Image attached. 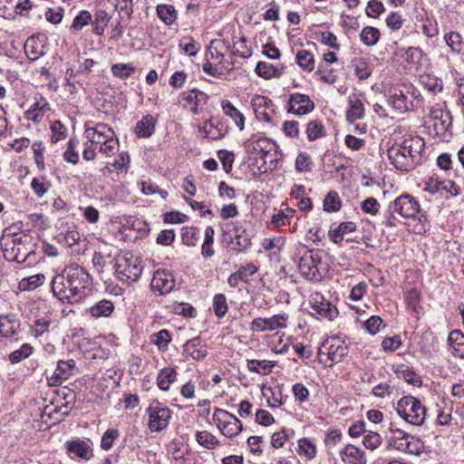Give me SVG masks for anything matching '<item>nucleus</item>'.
Listing matches in <instances>:
<instances>
[{
  "instance_id": "obj_59",
  "label": "nucleus",
  "mask_w": 464,
  "mask_h": 464,
  "mask_svg": "<svg viewBox=\"0 0 464 464\" xmlns=\"http://www.w3.org/2000/svg\"><path fill=\"white\" fill-rule=\"evenodd\" d=\"M362 444L366 449L374 450L382 444V438L379 433L370 430L363 436Z\"/></svg>"
},
{
  "instance_id": "obj_53",
  "label": "nucleus",
  "mask_w": 464,
  "mask_h": 464,
  "mask_svg": "<svg viewBox=\"0 0 464 464\" xmlns=\"http://www.w3.org/2000/svg\"><path fill=\"white\" fill-rule=\"evenodd\" d=\"M182 241L188 246H193L197 244L199 238V231L197 227H187L182 229Z\"/></svg>"
},
{
  "instance_id": "obj_51",
  "label": "nucleus",
  "mask_w": 464,
  "mask_h": 464,
  "mask_svg": "<svg viewBox=\"0 0 464 464\" xmlns=\"http://www.w3.org/2000/svg\"><path fill=\"white\" fill-rule=\"evenodd\" d=\"M92 22V14L89 11L82 10L73 19L72 24L71 25V30H74V31L82 30L84 26L88 25Z\"/></svg>"
},
{
  "instance_id": "obj_22",
  "label": "nucleus",
  "mask_w": 464,
  "mask_h": 464,
  "mask_svg": "<svg viewBox=\"0 0 464 464\" xmlns=\"http://www.w3.org/2000/svg\"><path fill=\"white\" fill-rule=\"evenodd\" d=\"M75 372V361L72 359L67 361H59L54 370L53 379V384H61L63 381L68 380L74 374Z\"/></svg>"
},
{
  "instance_id": "obj_20",
  "label": "nucleus",
  "mask_w": 464,
  "mask_h": 464,
  "mask_svg": "<svg viewBox=\"0 0 464 464\" xmlns=\"http://www.w3.org/2000/svg\"><path fill=\"white\" fill-rule=\"evenodd\" d=\"M310 303L312 308L318 315L328 320H333L338 314V310L328 301H325L320 294H314L311 296Z\"/></svg>"
},
{
  "instance_id": "obj_12",
  "label": "nucleus",
  "mask_w": 464,
  "mask_h": 464,
  "mask_svg": "<svg viewBox=\"0 0 464 464\" xmlns=\"http://www.w3.org/2000/svg\"><path fill=\"white\" fill-rule=\"evenodd\" d=\"M67 454L72 459L89 460L93 457L92 442L89 439H73L64 443Z\"/></svg>"
},
{
  "instance_id": "obj_42",
  "label": "nucleus",
  "mask_w": 464,
  "mask_h": 464,
  "mask_svg": "<svg viewBox=\"0 0 464 464\" xmlns=\"http://www.w3.org/2000/svg\"><path fill=\"white\" fill-rule=\"evenodd\" d=\"M420 82L429 92L434 93L440 92L443 89L442 80L431 74L421 75Z\"/></svg>"
},
{
  "instance_id": "obj_56",
  "label": "nucleus",
  "mask_w": 464,
  "mask_h": 464,
  "mask_svg": "<svg viewBox=\"0 0 464 464\" xmlns=\"http://www.w3.org/2000/svg\"><path fill=\"white\" fill-rule=\"evenodd\" d=\"M404 298L407 306L418 313L420 308V293L417 289L411 288L405 293Z\"/></svg>"
},
{
  "instance_id": "obj_48",
  "label": "nucleus",
  "mask_w": 464,
  "mask_h": 464,
  "mask_svg": "<svg viewBox=\"0 0 464 464\" xmlns=\"http://www.w3.org/2000/svg\"><path fill=\"white\" fill-rule=\"evenodd\" d=\"M99 151L107 157L113 156L119 150V141L114 136L105 139L104 141L99 143Z\"/></svg>"
},
{
  "instance_id": "obj_57",
  "label": "nucleus",
  "mask_w": 464,
  "mask_h": 464,
  "mask_svg": "<svg viewBox=\"0 0 464 464\" xmlns=\"http://www.w3.org/2000/svg\"><path fill=\"white\" fill-rule=\"evenodd\" d=\"M78 140L75 139H70L67 143V148L63 153V159L72 164H76L79 161V155L77 152Z\"/></svg>"
},
{
  "instance_id": "obj_24",
  "label": "nucleus",
  "mask_w": 464,
  "mask_h": 464,
  "mask_svg": "<svg viewBox=\"0 0 464 464\" xmlns=\"http://www.w3.org/2000/svg\"><path fill=\"white\" fill-rule=\"evenodd\" d=\"M85 135L92 144L98 145L105 139L114 136L113 130L105 124H97L95 127H88Z\"/></svg>"
},
{
  "instance_id": "obj_44",
  "label": "nucleus",
  "mask_w": 464,
  "mask_h": 464,
  "mask_svg": "<svg viewBox=\"0 0 464 464\" xmlns=\"http://www.w3.org/2000/svg\"><path fill=\"white\" fill-rule=\"evenodd\" d=\"M155 129L153 118H142L136 125L135 131L139 137H150Z\"/></svg>"
},
{
  "instance_id": "obj_55",
  "label": "nucleus",
  "mask_w": 464,
  "mask_h": 464,
  "mask_svg": "<svg viewBox=\"0 0 464 464\" xmlns=\"http://www.w3.org/2000/svg\"><path fill=\"white\" fill-rule=\"evenodd\" d=\"M111 72L114 76L126 79L134 73L135 67L130 63H116L111 66Z\"/></svg>"
},
{
  "instance_id": "obj_28",
  "label": "nucleus",
  "mask_w": 464,
  "mask_h": 464,
  "mask_svg": "<svg viewBox=\"0 0 464 464\" xmlns=\"http://www.w3.org/2000/svg\"><path fill=\"white\" fill-rule=\"evenodd\" d=\"M20 322L14 315L0 317V334L4 337H11L20 329Z\"/></svg>"
},
{
  "instance_id": "obj_2",
  "label": "nucleus",
  "mask_w": 464,
  "mask_h": 464,
  "mask_svg": "<svg viewBox=\"0 0 464 464\" xmlns=\"http://www.w3.org/2000/svg\"><path fill=\"white\" fill-rule=\"evenodd\" d=\"M246 153L249 156V160H255L258 170L265 173L268 170L266 166L267 160L272 163L274 161L272 152L275 150V143L269 139L253 134L244 142Z\"/></svg>"
},
{
  "instance_id": "obj_60",
  "label": "nucleus",
  "mask_w": 464,
  "mask_h": 464,
  "mask_svg": "<svg viewBox=\"0 0 464 464\" xmlns=\"http://www.w3.org/2000/svg\"><path fill=\"white\" fill-rule=\"evenodd\" d=\"M119 431L116 429H108L102 435L101 447L104 450L111 449L113 441L119 437Z\"/></svg>"
},
{
  "instance_id": "obj_19",
  "label": "nucleus",
  "mask_w": 464,
  "mask_h": 464,
  "mask_svg": "<svg viewBox=\"0 0 464 464\" xmlns=\"http://www.w3.org/2000/svg\"><path fill=\"white\" fill-rule=\"evenodd\" d=\"M175 286L173 275L167 270H158L154 273L151 280V287L160 295L169 293Z\"/></svg>"
},
{
  "instance_id": "obj_58",
  "label": "nucleus",
  "mask_w": 464,
  "mask_h": 464,
  "mask_svg": "<svg viewBox=\"0 0 464 464\" xmlns=\"http://www.w3.org/2000/svg\"><path fill=\"white\" fill-rule=\"evenodd\" d=\"M306 133L310 140H314L324 135V128L318 121H312L307 124Z\"/></svg>"
},
{
  "instance_id": "obj_46",
  "label": "nucleus",
  "mask_w": 464,
  "mask_h": 464,
  "mask_svg": "<svg viewBox=\"0 0 464 464\" xmlns=\"http://www.w3.org/2000/svg\"><path fill=\"white\" fill-rule=\"evenodd\" d=\"M213 310L218 318H223L227 313L228 305L224 294H217L213 297Z\"/></svg>"
},
{
  "instance_id": "obj_18",
  "label": "nucleus",
  "mask_w": 464,
  "mask_h": 464,
  "mask_svg": "<svg viewBox=\"0 0 464 464\" xmlns=\"http://www.w3.org/2000/svg\"><path fill=\"white\" fill-rule=\"evenodd\" d=\"M314 107V102L307 95L295 93L292 94L288 101L287 111L302 116L311 112Z\"/></svg>"
},
{
  "instance_id": "obj_63",
  "label": "nucleus",
  "mask_w": 464,
  "mask_h": 464,
  "mask_svg": "<svg viewBox=\"0 0 464 464\" xmlns=\"http://www.w3.org/2000/svg\"><path fill=\"white\" fill-rule=\"evenodd\" d=\"M31 188L38 197H43L51 188L50 182L44 179L34 178L31 181Z\"/></svg>"
},
{
  "instance_id": "obj_34",
  "label": "nucleus",
  "mask_w": 464,
  "mask_h": 464,
  "mask_svg": "<svg viewBox=\"0 0 464 464\" xmlns=\"http://www.w3.org/2000/svg\"><path fill=\"white\" fill-rule=\"evenodd\" d=\"M295 61L298 66L308 72H311L314 69V56L307 50H300L297 52Z\"/></svg>"
},
{
  "instance_id": "obj_25",
  "label": "nucleus",
  "mask_w": 464,
  "mask_h": 464,
  "mask_svg": "<svg viewBox=\"0 0 464 464\" xmlns=\"http://www.w3.org/2000/svg\"><path fill=\"white\" fill-rule=\"evenodd\" d=\"M285 66L281 64L274 66L266 62H258L256 66V72L264 79L279 78L285 72Z\"/></svg>"
},
{
  "instance_id": "obj_6",
  "label": "nucleus",
  "mask_w": 464,
  "mask_h": 464,
  "mask_svg": "<svg viewBox=\"0 0 464 464\" xmlns=\"http://www.w3.org/2000/svg\"><path fill=\"white\" fill-rule=\"evenodd\" d=\"M74 395L72 392H69L63 396L65 401L60 406H54L53 404L45 405L44 409L40 406L37 409H34L31 411V416L39 417L40 420H34V422L41 421L47 423L49 420H53V422H60L65 416H67L73 406Z\"/></svg>"
},
{
  "instance_id": "obj_1",
  "label": "nucleus",
  "mask_w": 464,
  "mask_h": 464,
  "mask_svg": "<svg viewBox=\"0 0 464 464\" xmlns=\"http://www.w3.org/2000/svg\"><path fill=\"white\" fill-rule=\"evenodd\" d=\"M420 210L418 200L411 195L405 193L390 202L383 213L382 224L386 227L393 228L397 226L395 213L403 218H415Z\"/></svg>"
},
{
  "instance_id": "obj_37",
  "label": "nucleus",
  "mask_w": 464,
  "mask_h": 464,
  "mask_svg": "<svg viewBox=\"0 0 464 464\" xmlns=\"http://www.w3.org/2000/svg\"><path fill=\"white\" fill-rule=\"evenodd\" d=\"M245 270H249V276L257 271V267L252 264L241 266L237 272L232 273L227 278V284L230 287L236 288L241 280L245 279Z\"/></svg>"
},
{
  "instance_id": "obj_47",
  "label": "nucleus",
  "mask_w": 464,
  "mask_h": 464,
  "mask_svg": "<svg viewBox=\"0 0 464 464\" xmlns=\"http://www.w3.org/2000/svg\"><path fill=\"white\" fill-rule=\"evenodd\" d=\"M341 208V200L336 191H330L324 199V210L336 212Z\"/></svg>"
},
{
  "instance_id": "obj_62",
  "label": "nucleus",
  "mask_w": 464,
  "mask_h": 464,
  "mask_svg": "<svg viewBox=\"0 0 464 464\" xmlns=\"http://www.w3.org/2000/svg\"><path fill=\"white\" fill-rule=\"evenodd\" d=\"M401 339L399 335L385 337L382 342V347L386 353H392L401 346Z\"/></svg>"
},
{
  "instance_id": "obj_21",
  "label": "nucleus",
  "mask_w": 464,
  "mask_h": 464,
  "mask_svg": "<svg viewBox=\"0 0 464 464\" xmlns=\"http://www.w3.org/2000/svg\"><path fill=\"white\" fill-rule=\"evenodd\" d=\"M340 458L344 464H367V456L361 448L348 443L340 450Z\"/></svg>"
},
{
  "instance_id": "obj_32",
  "label": "nucleus",
  "mask_w": 464,
  "mask_h": 464,
  "mask_svg": "<svg viewBox=\"0 0 464 464\" xmlns=\"http://www.w3.org/2000/svg\"><path fill=\"white\" fill-rule=\"evenodd\" d=\"M297 453L307 459H313L316 457V445L308 438L299 439L297 441Z\"/></svg>"
},
{
  "instance_id": "obj_45",
  "label": "nucleus",
  "mask_w": 464,
  "mask_h": 464,
  "mask_svg": "<svg viewBox=\"0 0 464 464\" xmlns=\"http://www.w3.org/2000/svg\"><path fill=\"white\" fill-rule=\"evenodd\" d=\"M150 342L156 344L160 351H166L168 349V345L171 341L170 334L169 331L163 329L159 331L158 333L152 334L150 337Z\"/></svg>"
},
{
  "instance_id": "obj_15",
  "label": "nucleus",
  "mask_w": 464,
  "mask_h": 464,
  "mask_svg": "<svg viewBox=\"0 0 464 464\" xmlns=\"http://www.w3.org/2000/svg\"><path fill=\"white\" fill-rule=\"evenodd\" d=\"M387 155L391 164L401 171H411L417 166L414 160L395 144L388 150Z\"/></svg>"
},
{
  "instance_id": "obj_33",
  "label": "nucleus",
  "mask_w": 464,
  "mask_h": 464,
  "mask_svg": "<svg viewBox=\"0 0 464 464\" xmlns=\"http://www.w3.org/2000/svg\"><path fill=\"white\" fill-rule=\"evenodd\" d=\"M159 18L167 25H171L177 20V11L171 5H158L156 7Z\"/></svg>"
},
{
  "instance_id": "obj_16",
  "label": "nucleus",
  "mask_w": 464,
  "mask_h": 464,
  "mask_svg": "<svg viewBox=\"0 0 464 464\" xmlns=\"http://www.w3.org/2000/svg\"><path fill=\"white\" fill-rule=\"evenodd\" d=\"M286 314H276L270 318L258 317L253 320L251 330L254 332L274 331L278 328H285Z\"/></svg>"
},
{
  "instance_id": "obj_40",
  "label": "nucleus",
  "mask_w": 464,
  "mask_h": 464,
  "mask_svg": "<svg viewBox=\"0 0 464 464\" xmlns=\"http://www.w3.org/2000/svg\"><path fill=\"white\" fill-rule=\"evenodd\" d=\"M274 361L268 360H249L247 362V369L252 372L266 374L269 372L275 366Z\"/></svg>"
},
{
  "instance_id": "obj_4",
  "label": "nucleus",
  "mask_w": 464,
  "mask_h": 464,
  "mask_svg": "<svg viewBox=\"0 0 464 464\" xmlns=\"http://www.w3.org/2000/svg\"><path fill=\"white\" fill-rule=\"evenodd\" d=\"M396 411L400 417L414 426H421L427 417V409L424 404L411 395L401 398L397 402Z\"/></svg>"
},
{
  "instance_id": "obj_41",
  "label": "nucleus",
  "mask_w": 464,
  "mask_h": 464,
  "mask_svg": "<svg viewBox=\"0 0 464 464\" xmlns=\"http://www.w3.org/2000/svg\"><path fill=\"white\" fill-rule=\"evenodd\" d=\"M354 72L360 80H366L372 74V68L365 58L353 60Z\"/></svg>"
},
{
  "instance_id": "obj_52",
  "label": "nucleus",
  "mask_w": 464,
  "mask_h": 464,
  "mask_svg": "<svg viewBox=\"0 0 464 464\" xmlns=\"http://www.w3.org/2000/svg\"><path fill=\"white\" fill-rule=\"evenodd\" d=\"M397 373L400 378L403 379L408 383L415 386H420L421 384L420 377L409 367L402 366L397 371Z\"/></svg>"
},
{
  "instance_id": "obj_31",
  "label": "nucleus",
  "mask_w": 464,
  "mask_h": 464,
  "mask_svg": "<svg viewBox=\"0 0 464 464\" xmlns=\"http://www.w3.org/2000/svg\"><path fill=\"white\" fill-rule=\"evenodd\" d=\"M197 442L207 450H215L219 446L218 439L208 430L197 431L195 434Z\"/></svg>"
},
{
  "instance_id": "obj_17",
  "label": "nucleus",
  "mask_w": 464,
  "mask_h": 464,
  "mask_svg": "<svg viewBox=\"0 0 464 464\" xmlns=\"http://www.w3.org/2000/svg\"><path fill=\"white\" fill-rule=\"evenodd\" d=\"M52 290L53 295L60 300L67 301L72 304V285H71V280L67 277L66 268L62 275H57L53 277L52 281Z\"/></svg>"
},
{
  "instance_id": "obj_36",
  "label": "nucleus",
  "mask_w": 464,
  "mask_h": 464,
  "mask_svg": "<svg viewBox=\"0 0 464 464\" xmlns=\"http://www.w3.org/2000/svg\"><path fill=\"white\" fill-rule=\"evenodd\" d=\"M111 20V16L105 10H98L94 14V20L92 23V32L96 35H102L104 33L108 23Z\"/></svg>"
},
{
  "instance_id": "obj_8",
  "label": "nucleus",
  "mask_w": 464,
  "mask_h": 464,
  "mask_svg": "<svg viewBox=\"0 0 464 464\" xmlns=\"http://www.w3.org/2000/svg\"><path fill=\"white\" fill-rule=\"evenodd\" d=\"M66 275L72 285V304L78 303L86 295V290L91 285V276L86 270L79 266H71L66 268Z\"/></svg>"
},
{
  "instance_id": "obj_39",
  "label": "nucleus",
  "mask_w": 464,
  "mask_h": 464,
  "mask_svg": "<svg viewBox=\"0 0 464 464\" xmlns=\"http://www.w3.org/2000/svg\"><path fill=\"white\" fill-rule=\"evenodd\" d=\"M380 31L373 26H365L361 34V41L367 46L375 45L380 39Z\"/></svg>"
},
{
  "instance_id": "obj_13",
  "label": "nucleus",
  "mask_w": 464,
  "mask_h": 464,
  "mask_svg": "<svg viewBox=\"0 0 464 464\" xmlns=\"http://www.w3.org/2000/svg\"><path fill=\"white\" fill-rule=\"evenodd\" d=\"M394 144L407 152L417 165L420 164L421 153L425 149V141L421 137L407 134L402 137L401 142H395Z\"/></svg>"
},
{
  "instance_id": "obj_54",
  "label": "nucleus",
  "mask_w": 464,
  "mask_h": 464,
  "mask_svg": "<svg viewBox=\"0 0 464 464\" xmlns=\"http://www.w3.org/2000/svg\"><path fill=\"white\" fill-rule=\"evenodd\" d=\"M295 169L298 172H307L312 169L313 161L311 157L305 153L301 152L297 155L295 162Z\"/></svg>"
},
{
  "instance_id": "obj_61",
  "label": "nucleus",
  "mask_w": 464,
  "mask_h": 464,
  "mask_svg": "<svg viewBox=\"0 0 464 464\" xmlns=\"http://www.w3.org/2000/svg\"><path fill=\"white\" fill-rule=\"evenodd\" d=\"M361 208L366 214L376 216L380 210V204L375 198L369 197L361 203Z\"/></svg>"
},
{
  "instance_id": "obj_35",
  "label": "nucleus",
  "mask_w": 464,
  "mask_h": 464,
  "mask_svg": "<svg viewBox=\"0 0 464 464\" xmlns=\"http://www.w3.org/2000/svg\"><path fill=\"white\" fill-rule=\"evenodd\" d=\"M356 229V225L353 222L341 223L336 228L329 231V237L336 244L341 243L343 239L344 234L353 232Z\"/></svg>"
},
{
  "instance_id": "obj_30",
  "label": "nucleus",
  "mask_w": 464,
  "mask_h": 464,
  "mask_svg": "<svg viewBox=\"0 0 464 464\" xmlns=\"http://www.w3.org/2000/svg\"><path fill=\"white\" fill-rule=\"evenodd\" d=\"M114 310V305L112 302L110 300H101L93 304L90 308V313L92 317L100 318V317H108L111 314Z\"/></svg>"
},
{
  "instance_id": "obj_43",
  "label": "nucleus",
  "mask_w": 464,
  "mask_h": 464,
  "mask_svg": "<svg viewBox=\"0 0 464 464\" xmlns=\"http://www.w3.org/2000/svg\"><path fill=\"white\" fill-rule=\"evenodd\" d=\"M130 158L128 152H121L114 161L111 163V167L116 169V176L120 178L121 173H126L130 168Z\"/></svg>"
},
{
  "instance_id": "obj_27",
  "label": "nucleus",
  "mask_w": 464,
  "mask_h": 464,
  "mask_svg": "<svg viewBox=\"0 0 464 464\" xmlns=\"http://www.w3.org/2000/svg\"><path fill=\"white\" fill-rule=\"evenodd\" d=\"M184 353L197 361L204 359L208 354V351L206 347L201 344L199 338H193L188 341L184 344Z\"/></svg>"
},
{
  "instance_id": "obj_10",
  "label": "nucleus",
  "mask_w": 464,
  "mask_h": 464,
  "mask_svg": "<svg viewBox=\"0 0 464 464\" xmlns=\"http://www.w3.org/2000/svg\"><path fill=\"white\" fill-rule=\"evenodd\" d=\"M115 269L118 275H121L123 280L137 281L142 273V266L138 257L130 255V256H120L116 259Z\"/></svg>"
},
{
  "instance_id": "obj_3",
  "label": "nucleus",
  "mask_w": 464,
  "mask_h": 464,
  "mask_svg": "<svg viewBox=\"0 0 464 464\" xmlns=\"http://www.w3.org/2000/svg\"><path fill=\"white\" fill-rule=\"evenodd\" d=\"M386 440L389 449L406 454L418 455L421 452L423 447L421 440L418 437L399 428L391 427Z\"/></svg>"
},
{
  "instance_id": "obj_64",
  "label": "nucleus",
  "mask_w": 464,
  "mask_h": 464,
  "mask_svg": "<svg viewBox=\"0 0 464 464\" xmlns=\"http://www.w3.org/2000/svg\"><path fill=\"white\" fill-rule=\"evenodd\" d=\"M52 136L51 140L53 143H56L66 137V128L61 123L60 121H55L51 126Z\"/></svg>"
},
{
  "instance_id": "obj_5",
  "label": "nucleus",
  "mask_w": 464,
  "mask_h": 464,
  "mask_svg": "<svg viewBox=\"0 0 464 464\" xmlns=\"http://www.w3.org/2000/svg\"><path fill=\"white\" fill-rule=\"evenodd\" d=\"M348 346L337 337L327 339L318 351V361L325 367H332L342 362L348 354Z\"/></svg>"
},
{
  "instance_id": "obj_7",
  "label": "nucleus",
  "mask_w": 464,
  "mask_h": 464,
  "mask_svg": "<svg viewBox=\"0 0 464 464\" xmlns=\"http://www.w3.org/2000/svg\"><path fill=\"white\" fill-rule=\"evenodd\" d=\"M149 417L148 428L151 432L166 430L172 418V411L158 401H153L146 409Z\"/></svg>"
},
{
  "instance_id": "obj_14",
  "label": "nucleus",
  "mask_w": 464,
  "mask_h": 464,
  "mask_svg": "<svg viewBox=\"0 0 464 464\" xmlns=\"http://www.w3.org/2000/svg\"><path fill=\"white\" fill-rule=\"evenodd\" d=\"M206 102L207 95L202 92L195 90L182 93L179 100V104L183 108L194 114L205 112Z\"/></svg>"
},
{
  "instance_id": "obj_26",
  "label": "nucleus",
  "mask_w": 464,
  "mask_h": 464,
  "mask_svg": "<svg viewBox=\"0 0 464 464\" xmlns=\"http://www.w3.org/2000/svg\"><path fill=\"white\" fill-rule=\"evenodd\" d=\"M448 343L453 356L464 359V334L459 330H453L450 333Z\"/></svg>"
},
{
  "instance_id": "obj_38",
  "label": "nucleus",
  "mask_w": 464,
  "mask_h": 464,
  "mask_svg": "<svg viewBox=\"0 0 464 464\" xmlns=\"http://www.w3.org/2000/svg\"><path fill=\"white\" fill-rule=\"evenodd\" d=\"M444 41L452 52L456 53H461L464 46V42L459 33L455 31L446 33L444 34Z\"/></svg>"
},
{
  "instance_id": "obj_50",
  "label": "nucleus",
  "mask_w": 464,
  "mask_h": 464,
  "mask_svg": "<svg viewBox=\"0 0 464 464\" xmlns=\"http://www.w3.org/2000/svg\"><path fill=\"white\" fill-rule=\"evenodd\" d=\"M234 230V238L237 241L236 244L237 246V249L238 251H243L251 245V239L245 229L235 227Z\"/></svg>"
},
{
  "instance_id": "obj_11",
  "label": "nucleus",
  "mask_w": 464,
  "mask_h": 464,
  "mask_svg": "<svg viewBox=\"0 0 464 464\" xmlns=\"http://www.w3.org/2000/svg\"><path fill=\"white\" fill-rule=\"evenodd\" d=\"M321 257L318 252L308 251L299 260V271L308 280H319L321 274L318 266Z\"/></svg>"
},
{
  "instance_id": "obj_23",
  "label": "nucleus",
  "mask_w": 464,
  "mask_h": 464,
  "mask_svg": "<svg viewBox=\"0 0 464 464\" xmlns=\"http://www.w3.org/2000/svg\"><path fill=\"white\" fill-rule=\"evenodd\" d=\"M17 239H14V246L10 250H6L5 253V256L7 259H12L18 264L24 263L29 258V249L26 245V239L24 242L22 241V237Z\"/></svg>"
},
{
  "instance_id": "obj_49",
  "label": "nucleus",
  "mask_w": 464,
  "mask_h": 464,
  "mask_svg": "<svg viewBox=\"0 0 464 464\" xmlns=\"http://www.w3.org/2000/svg\"><path fill=\"white\" fill-rule=\"evenodd\" d=\"M50 324V316L35 317L34 327H31V334H34V336L38 337L48 332Z\"/></svg>"
},
{
  "instance_id": "obj_9",
  "label": "nucleus",
  "mask_w": 464,
  "mask_h": 464,
  "mask_svg": "<svg viewBox=\"0 0 464 464\" xmlns=\"http://www.w3.org/2000/svg\"><path fill=\"white\" fill-rule=\"evenodd\" d=\"M213 421L227 438L235 437L243 430V424L239 419L226 410L217 408L213 413Z\"/></svg>"
},
{
  "instance_id": "obj_29",
  "label": "nucleus",
  "mask_w": 464,
  "mask_h": 464,
  "mask_svg": "<svg viewBox=\"0 0 464 464\" xmlns=\"http://www.w3.org/2000/svg\"><path fill=\"white\" fill-rule=\"evenodd\" d=\"M176 378V370L172 367H165L157 375V385L161 391H169L170 384L175 382Z\"/></svg>"
}]
</instances>
